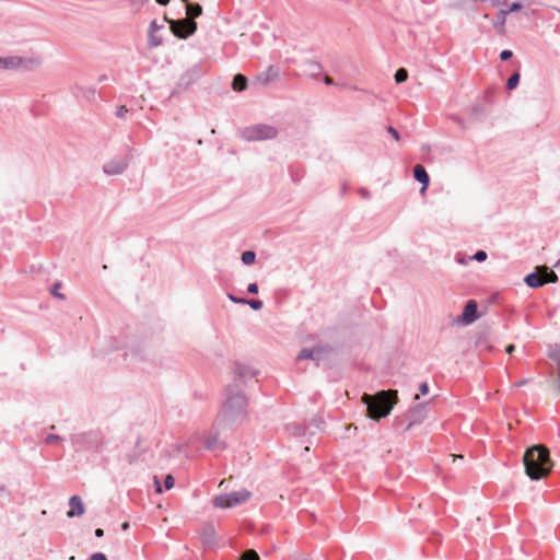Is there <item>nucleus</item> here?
I'll use <instances>...</instances> for the list:
<instances>
[{"label": "nucleus", "mask_w": 560, "mask_h": 560, "mask_svg": "<svg viewBox=\"0 0 560 560\" xmlns=\"http://www.w3.org/2000/svg\"><path fill=\"white\" fill-rule=\"evenodd\" d=\"M523 463L525 472L532 480L545 478L552 468L549 450L542 445H534L527 448Z\"/></svg>", "instance_id": "obj_1"}, {"label": "nucleus", "mask_w": 560, "mask_h": 560, "mask_svg": "<svg viewBox=\"0 0 560 560\" xmlns=\"http://www.w3.org/2000/svg\"><path fill=\"white\" fill-rule=\"evenodd\" d=\"M224 393L226 398L222 405L219 419L224 422H234L244 419L248 404L246 395L234 385H228Z\"/></svg>", "instance_id": "obj_2"}, {"label": "nucleus", "mask_w": 560, "mask_h": 560, "mask_svg": "<svg viewBox=\"0 0 560 560\" xmlns=\"http://www.w3.org/2000/svg\"><path fill=\"white\" fill-rule=\"evenodd\" d=\"M397 392L381 390L374 395L364 394L362 401L366 406L368 415L373 420L386 418L396 402Z\"/></svg>", "instance_id": "obj_3"}, {"label": "nucleus", "mask_w": 560, "mask_h": 560, "mask_svg": "<svg viewBox=\"0 0 560 560\" xmlns=\"http://www.w3.org/2000/svg\"><path fill=\"white\" fill-rule=\"evenodd\" d=\"M278 133L276 127L267 124H256L240 130L241 138L248 142L272 140Z\"/></svg>", "instance_id": "obj_4"}, {"label": "nucleus", "mask_w": 560, "mask_h": 560, "mask_svg": "<svg viewBox=\"0 0 560 560\" xmlns=\"http://www.w3.org/2000/svg\"><path fill=\"white\" fill-rule=\"evenodd\" d=\"M558 275L547 266H537L535 271L524 277V283L530 289H538L545 284L558 282Z\"/></svg>", "instance_id": "obj_5"}, {"label": "nucleus", "mask_w": 560, "mask_h": 560, "mask_svg": "<svg viewBox=\"0 0 560 560\" xmlns=\"http://www.w3.org/2000/svg\"><path fill=\"white\" fill-rule=\"evenodd\" d=\"M252 497V492L242 489L240 491H232L226 494H220L213 498L212 504L218 509H231L238 506L249 500Z\"/></svg>", "instance_id": "obj_6"}, {"label": "nucleus", "mask_w": 560, "mask_h": 560, "mask_svg": "<svg viewBox=\"0 0 560 560\" xmlns=\"http://www.w3.org/2000/svg\"><path fill=\"white\" fill-rule=\"evenodd\" d=\"M170 28L175 37L187 39L197 31V22L192 19L167 20Z\"/></svg>", "instance_id": "obj_7"}, {"label": "nucleus", "mask_w": 560, "mask_h": 560, "mask_svg": "<svg viewBox=\"0 0 560 560\" xmlns=\"http://www.w3.org/2000/svg\"><path fill=\"white\" fill-rule=\"evenodd\" d=\"M205 74L201 63H195L187 69L179 78L177 88L187 90L190 85L197 82Z\"/></svg>", "instance_id": "obj_8"}, {"label": "nucleus", "mask_w": 560, "mask_h": 560, "mask_svg": "<svg viewBox=\"0 0 560 560\" xmlns=\"http://www.w3.org/2000/svg\"><path fill=\"white\" fill-rule=\"evenodd\" d=\"M128 163L127 158H114L103 165V172L108 176L120 175L128 167Z\"/></svg>", "instance_id": "obj_9"}, {"label": "nucleus", "mask_w": 560, "mask_h": 560, "mask_svg": "<svg viewBox=\"0 0 560 560\" xmlns=\"http://www.w3.org/2000/svg\"><path fill=\"white\" fill-rule=\"evenodd\" d=\"M234 381L231 385L237 386V389L241 388V385L247 380L252 378L256 375L254 370H250L248 366L236 362L234 365Z\"/></svg>", "instance_id": "obj_10"}, {"label": "nucleus", "mask_w": 560, "mask_h": 560, "mask_svg": "<svg viewBox=\"0 0 560 560\" xmlns=\"http://www.w3.org/2000/svg\"><path fill=\"white\" fill-rule=\"evenodd\" d=\"M548 358L557 364V372L552 380V384L557 390V394L560 395V343L549 346Z\"/></svg>", "instance_id": "obj_11"}, {"label": "nucleus", "mask_w": 560, "mask_h": 560, "mask_svg": "<svg viewBox=\"0 0 560 560\" xmlns=\"http://www.w3.org/2000/svg\"><path fill=\"white\" fill-rule=\"evenodd\" d=\"M200 539L206 548H214L218 545V536L212 523H206L200 532Z\"/></svg>", "instance_id": "obj_12"}, {"label": "nucleus", "mask_w": 560, "mask_h": 560, "mask_svg": "<svg viewBox=\"0 0 560 560\" xmlns=\"http://www.w3.org/2000/svg\"><path fill=\"white\" fill-rule=\"evenodd\" d=\"M478 304L475 300H468L463 308L460 320L464 325H470L478 319Z\"/></svg>", "instance_id": "obj_13"}, {"label": "nucleus", "mask_w": 560, "mask_h": 560, "mask_svg": "<svg viewBox=\"0 0 560 560\" xmlns=\"http://www.w3.org/2000/svg\"><path fill=\"white\" fill-rule=\"evenodd\" d=\"M410 417L412 418L406 427V431L410 430L415 424L420 423L428 413L427 404L419 402L409 409Z\"/></svg>", "instance_id": "obj_14"}, {"label": "nucleus", "mask_w": 560, "mask_h": 560, "mask_svg": "<svg viewBox=\"0 0 560 560\" xmlns=\"http://www.w3.org/2000/svg\"><path fill=\"white\" fill-rule=\"evenodd\" d=\"M412 175L415 180L422 185L420 191L424 194L430 185V176L425 167L421 164H416L412 168Z\"/></svg>", "instance_id": "obj_15"}, {"label": "nucleus", "mask_w": 560, "mask_h": 560, "mask_svg": "<svg viewBox=\"0 0 560 560\" xmlns=\"http://www.w3.org/2000/svg\"><path fill=\"white\" fill-rule=\"evenodd\" d=\"M280 75V70L278 67L276 66H269L267 68L266 71H262L260 73H258L256 77H255V81L260 83V84H268L272 81H275L276 79H278Z\"/></svg>", "instance_id": "obj_16"}, {"label": "nucleus", "mask_w": 560, "mask_h": 560, "mask_svg": "<svg viewBox=\"0 0 560 560\" xmlns=\"http://www.w3.org/2000/svg\"><path fill=\"white\" fill-rule=\"evenodd\" d=\"M28 61L19 56L0 57V68L2 69H19L26 68Z\"/></svg>", "instance_id": "obj_17"}, {"label": "nucleus", "mask_w": 560, "mask_h": 560, "mask_svg": "<svg viewBox=\"0 0 560 560\" xmlns=\"http://www.w3.org/2000/svg\"><path fill=\"white\" fill-rule=\"evenodd\" d=\"M324 351V347L303 348L296 359L319 361Z\"/></svg>", "instance_id": "obj_18"}, {"label": "nucleus", "mask_w": 560, "mask_h": 560, "mask_svg": "<svg viewBox=\"0 0 560 560\" xmlns=\"http://www.w3.org/2000/svg\"><path fill=\"white\" fill-rule=\"evenodd\" d=\"M68 517L81 516L84 513V504L79 495H72L69 500Z\"/></svg>", "instance_id": "obj_19"}, {"label": "nucleus", "mask_w": 560, "mask_h": 560, "mask_svg": "<svg viewBox=\"0 0 560 560\" xmlns=\"http://www.w3.org/2000/svg\"><path fill=\"white\" fill-rule=\"evenodd\" d=\"M205 447L208 451H212V452L223 451V450H225L226 444L223 441H221L217 434H214V435H210L207 438V440L205 442Z\"/></svg>", "instance_id": "obj_20"}, {"label": "nucleus", "mask_w": 560, "mask_h": 560, "mask_svg": "<svg viewBox=\"0 0 560 560\" xmlns=\"http://www.w3.org/2000/svg\"><path fill=\"white\" fill-rule=\"evenodd\" d=\"M247 85H248V80L244 74L237 73L236 75H234L233 81H232V88L234 91H237V92L245 91L247 89Z\"/></svg>", "instance_id": "obj_21"}, {"label": "nucleus", "mask_w": 560, "mask_h": 560, "mask_svg": "<svg viewBox=\"0 0 560 560\" xmlns=\"http://www.w3.org/2000/svg\"><path fill=\"white\" fill-rule=\"evenodd\" d=\"M184 3L186 8V13L190 16V19L194 20L195 18H198L202 14V7L199 3L189 2L188 0Z\"/></svg>", "instance_id": "obj_22"}, {"label": "nucleus", "mask_w": 560, "mask_h": 560, "mask_svg": "<svg viewBox=\"0 0 560 560\" xmlns=\"http://www.w3.org/2000/svg\"><path fill=\"white\" fill-rule=\"evenodd\" d=\"M307 66L311 69L310 77L313 80H319V78L322 77V65L318 61H308Z\"/></svg>", "instance_id": "obj_23"}, {"label": "nucleus", "mask_w": 560, "mask_h": 560, "mask_svg": "<svg viewBox=\"0 0 560 560\" xmlns=\"http://www.w3.org/2000/svg\"><path fill=\"white\" fill-rule=\"evenodd\" d=\"M520 80H521V73L520 71H515L513 72L506 80V89L509 91H513L515 90L518 84H520Z\"/></svg>", "instance_id": "obj_24"}, {"label": "nucleus", "mask_w": 560, "mask_h": 560, "mask_svg": "<svg viewBox=\"0 0 560 560\" xmlns=\"http://www.w3.org/2000/svg\"><path fill=\"white\" fill-rule=\"evenodd\" d=\"M288 430L295 436H304L306 434L307 428L303 424L292 423L288 424Z\"/></svg>", "instance_id": "obj_25"}, {"label": "nucleus", "mask_w": 560, "mask_h": 560, "mask_svg": "<svg viewBox=\"0 0 560 560\" xmlns=\"http://www.w3.org/2000/svg\"><path fill=\"white\" fill-rule=\"evenodd\" d=\"M241 260L244 265L250 266L256 260V253L254 250H245L241 256Z\"/></svg>", "instance_id": "obj_26"}, {"label": "nucleus", "mask_w": 560, "mask_h": 560, "mask_svg": "<svg viewBox=\"0 0 560 560\" xmlns=\"http://www.w3.org/2000/svg\"><path fill=\"white\" fill-rule=\"evenodd\" d=\"M506 11L500 10L495 16V20L493 21V27L495 30H499L500 27H503L506 21Z\"/></svg>", "instance_id": "obj_27"}, {"label": "nucleus", "mask_w": 560, "mask_h": 560, "mask_svg": "<svg viewBox=\"0 0 560 560\" xmlns=\"http://www.w3.org/2000/svg\"><path fill=\"white\" fill-rule=\"evenodd\" d=\"M395 82L400 84L407 81L408 79V71L405 68H399L396 70L394 75Z\"/></svg>", "instance_id": "obj_28"}, {"label": "nucleus", "mask_w": 560, "mask_h": 560, "mask_svg": "<svg viewBox=\"0 0 560 560\" xmlns=\"http://www.w3.org/2000/svg\"><path fill=\"white\" fill-rule=\"evenodd\" d=\"M240 560H260V557L254 549H246L240 556Z\"/></svg>", "instance_id": "obj_29"}, {"label": "nucleus", "mask_w": 560, "mask_h": 560, "mask_svg": "<svg viewBox=\"0 0 560 560\" xmlns=\"http://www.w3.org/2000/svg\"><path fill=\"white\" fill-rule=\"evenodd\" d=\"M86 439H88L86 433L73 434L71 436L72 444L75 447H78V446L81 447L85 443Z\"/></svg>", "instance_id": "obj_30"}, {"label": "nucleus", "mask_w": 560, "mask_h": 560, "mask_svg": "<svg viewBox=\"0 0 560 560\" xmlns=\"http://www.w3.org/2000/svg\"><path fill=\"white\" fill-rule=\"evenodd\" d=\"M61 282H56L50 288V294L57 299L63 300L65 295L60 293Z\"/></svg>", "instance_id": "obj_31"}, {"label": "nucleus", "mask_w": 560, "mask_h": 560, "mask_svg": "<svg viewBox=\"0 0 560 560\" xmlns=\"http://www.w3.org/2000/svg\"><path fill=\"white\" fill-rule=\"evenodd\" d=\"M245 304L249 305V307L253 308L254 311H259L264 306L262 301L256 300V299H253V300L247 299V302Z\"/></svg>", "instance_id": "obj_32"}, {"label": "nucleus", "mask_w": 560, "mask_h": 560, "mask_svg": "<svg viewBox=\"0 0 560 560\" xmlns=\"http://www.w3.org/2000/svg\"><path fill=\"white\" fill-rule=\"evenodd\" d=\"M468 255L464 254V253H457L455 255V261L459 265H467L469 261H471L472 259H468Z\"/></svg>", "instance_id": "obj_33"}, {"label": "nucleus", "mask_w": 560, "mask_h": 560, "mask_svg": "<svg viewBox=\"0 0 560 560\" xmlns=\"http://www.w3.org/2000/svg\"><path fill=\"white\" fill-rule=\"evenodd\" d=\"M149 45L151 47H158L162 45V38L154 35V33L149 32Z\"/></svg>", "instance_id": "obj_34"}, {"label": "nucleus", "mask_w": 560, "mask_h": 560, "mask_svg": "<svg viewBox=\"0 0 560 560\" xmlns=\"http://www.w3.org/2000/svg\"><path fill=\"white\" fill-rule=\"evenodd\" d=\"M488 255L485 250H478L475 255L468 257V259L477 260L482 262L487 259Z\"/></svg>", "instance_id": "obj_35"}, {"label": "nucleus", "mask_w": 560, "mask_h": 560, "mask_svg": "<svg viewBox=\"0 0 560 560\" xmlns=\"http://www.w3.org/2000/svg\"><path fill=\"white\" fill-rule=\"evenodd\" d=\"M78 90L82 91L83 92V95L85 98L88 100H91V98H94L95 96V93H96V90L95 88H89L86 90H83L82 88H77Z\"/></svg>", "instance_id": "obj_36"}, {"label": "nucleus", "mask_w": 560, "mask_h": 560, "mask_svg": "<svg viewBox=\"0 0 560 560\" xmlns=\"http://www.w3.org/2000/svg\"><path fill=\"white\" fill-rule=\"evenodd\" d=\"M59 441H62V438L60 435H57V434H48L45 438V443L48 444V445H51V444L57 443Z\"/></svg>", "instance_id": "obj_37"}, {"label": "nucleus", "mask_w": 560, "mask_h": 560, "mask_svg": "<svg viewBox=\"0 0 560 560\" xmlns=\"http://www.w3.org/2000/svg\"><path fill=\"white\" fill-rule=\"evenodd\" d=\"M128 112H129V110H128V108H127L125 105H121V106H118V107L116 108L115 115H116V117H118V118H121V119H122V118H125V117H126V114H127Z\"/></svg>", "instance_id": "obj_38"}, {"label": "nucleus", "mask_w": 560, "mask_h": 560, "mask_svg": "<svg viewBox=\"0 0 560 560\" xmlns=\"http://www.w3.org/2000/svg\"><path fill=\"white\" fill-rule=\"evenodd\" d=\"M174 483H175V479L172 475H167L164 479V488L166 490H170L174 487Z\"/></svg>", "instance_id": "obj_39"}, {"label": "nucleus", "mask_w": 560, "mask_h": 560, "mask_svg": "<svg viewBox=\"0 0 560 560\" xmlns=\"http://www.w3.org/2000/svg\"><path fill=\"white\" fill-rule=\"evenodd\" d=\"M499 57L501 61H508L513 57V51L510 49H504L500 52Z\"/></svg>", "instance_id": "obj_40"}, {"label": "nucleus", "mask_w": 560, "mask_h": 560, "mask_svg": "<svg viewBox=\"0 0 560 560\" xmlns=\"http://www.w3.org/2000/svg\"><path fill=\"white\" fill-rule=\"evenodd\" d=\"M228 298H229L230 301H232L235 304H245L247 302V299L238 298V296H235L234 294H231V293H228Z\"/></svg>", "instance_id": "obj_41"}, {"label": "nucleus", "mask_w": 560, "mask_h": 560, "mask_svg": "<svg viewBox=\"0 0 560 560\" xmlns=\"http://www.w3.org/2000/svg\"><path fill=\"white\" fill-rule=\"evenodd\" d=\"M386 131L396 140V141H399L400 140V135L398 132V130L396 128H394L393 126H388L386 128Z\"/></svg>", "instance_id": "obj_42"}, {"label": "nucleus", "mask_w": 560, "mask_h": 560, "mask_svg": "<svg viewBox=\"0 0 560 560\" xmlns=\"http://www.w3.org/2000/svg\"><path fill=\"white\" fill-rule=\"evenodd\" d=\"M523 8L522 3L521 2H513L506 11V14L509 13H512V12H517L520 11L521 9Z\"/></svg>", "instance_id": "obj_43"}, {"label": "nucleus", "mask_w": 560, "mask_h": 560, "mask_svg": "<svg viewBox=\"0 0 560 560\" xmlns=\"http://www.w3.org/2000/svg\"><path fill=\"white\" fill-rule=\"evenodd\" d=\"M324 420L322 417H315L313 420H312V425H314L316 429L318 430H323V424H324Z\"/></svg>", "instance_id": "obj_44"}, {"label": "nucleus", "mask_w": 560, "mask_h": 560, "mask_svg": "<svg viewBox=\"0 0 560 560\" xmlns=\"http://www.w3.org/2000/svg\"><path fill=\"white\" fill-rule=\"evenodd\" d=\"M322 78V81L324 82V84L328 85V86H335L337 85L338 83L331 79L330 77H328L327 74H324Z\"/></svg>", "instance_id": "obj_45"}, {"label": "nucleus", "mask_w": 560, "mask_h": 560, "mask_svg": "<svg viewBox=\"0 0 560 560\" xmlns=\"http://www.w3.org/2000/svg\"><path fill=\"white\" fill-rule=\"evenodd\" d=\"M259 291L258 284L256 282L249 283L247 285V292L249 294H257Z\"/></svg>", "instance_id": "obj_46"}, {"label": "nucleus", "mask_w": 560, "mask_h": 560, "mask_svg": "<svg viewBox=\"0 0 560 560\" xmlns=\"http://www.w3.org/2000/svg\"><path fill=\"white\" fill-rule=\"evenodd\" d=\"M359 195L363 198V199H370L371 198V192L369 189L364 188V187H361L359 188L358 190Z\"/></svg>", "instance_id": "obj_47"}, {"label": "nucleus", "mask_w": 560, "mask_h": 560, "mask_svg": "<svg viewBox=\"0 0 560 560\" xmlns=\"http://www.w3.org/2000/svg\"><path fill=\"white\" fill-rule=\"evenodd\" d=\"M89 560H107V558L103 552H95L89 558Z\"/></svg>", "instance_id": "obj_48"}, {"label": "nucleus", "mask_w": 560, "mask_h": 560, "mask_svg": "<svg viewBox=\"0 0 560 560\" xmlns=\"http://www.w3.org/2000/svg\"><path fill=\"white\" fill-rule=\"evenodd\" d=\"M419 392L421 395H427L429 393V385L427 382L420 384Z\"/></svg>", "instance_id": "obj_49"}, {"label": "nucleus", "mask_w": 560, "mask_h": 560, "mask_svg": "<svg viewBox=\"0 0 560 560\" xmlns=\"http://www.w3.org/2000/svg\"><path fill=\"white\" fill-rule=\"evenodd\" d=\"M161 27H162V26H159V25H158V23H156V21L154 20V21H152V22L150 23V28H149V31H150L151 33H154L155 31L160 30Z\"/></svg>", "instance_id": "obj_50"}, {"label": "nucleus", "mask_w": 560, "mask_h": 560, "mask_svg": "<svg viewBox=\"0 0 560 560\" xmlns=\"http://www.w3.org/2000/svg\"><path fill=\"white\" fill-rule=\"evenodd\" d=\"M515 350V346L514 345H508L506 348H505V351L506 353L511 354L513 353V351Z\"/></svg>", "instance_id": "obj_51"}, {"label": "nucleus", "mask_w": 560, "mask_h": 560, "mask_svg": "<svg viewBox=\"0 0 560 560\" xmlns=\"http://www.w3.org/2000/svg\"><path fill=\"white\" fill-rule=\"evenodd\" d=\"M94 535L98 538L104 536V530L102 528H96Z\"/></svg>", "instance_id": "obj_52"}, {"label": "nucleus", "mask_w": 560, "mask_h": 560, "mask_svg": "<svg viewBox=\"0 0 560 560\" xmlns=\"http://www.w3.org/2000/svg\"><path fill=\"white\" fill-rule=\"evenodd\" d=\"M160 5H167L171 0H155Z\"/></svg>", "instance_id": "obj_53"}, {"label": "nucleus", "mask_w": 560, "mask_h": 560, "mask_svg": "<svg viewBox=\"0 0 560 560\" xmlns=\"http://www.w3.org/2000/svg\"><path fill=\"white\" fill-rule=\"evenodd\" d=\"M107 79H108V77L106 74H102L98 78V82H105Z\"/></svg>", "instance_id": "obj_54"}, {"label": "nucleus", "mask_w": 560, "mask_h": 560, "mask_svg": "<svg viewBox=\"0 0 560 560\" xmlns=\"http://www.w3.org/2000/svg\"><path fill=\"white\" fill-rule=\"evenodd\" d=\"M121 528L124 530L128 529L129 528V523L128 522L122 523Z\"/></svg>", "instance_id": "obj_55"}, {"label": "nucleus", "mask_w": 560, "mask_h": 560, "mask_svg": "<svg viewBox=\"0 0 560 560\" xmlns=\"http://www.w3.org/2000/svg\"><path fill=\"white\" fill-rule=\"evenodd\" d=\"M156 491H158V492H161V491H162V489H161V487H160V485H159L158 482H156Z\"/></svg>", "instance_id": "obj_56"}, {"label": "nucleus", "mask_w": 560, "mask_h": 560, "mask_svg": "<svg viewBox=\"0 0 560 560\" xmlns=\"http://www.w3.org/2000/svg\"><path fill=\"white\" fill-rule=\"evenodd\" d=\"M479 110H480L479 106H475V107H474V112H476V113H477V112H479Z\"/></svg>", "instance_id": "obj_57"}, {"label": "nucleus", "mask_w": 560, "mask_h": 560, "mask_svg": "<svg viewBox=\"0 0 560 560\" xmlns=\"http://www.w3.org/2000/svg\"><path fill=\"white\" fill-rule=\"evenodd\" d=\"M5 491V488L2 486L0 487V492H4Z\"/></svg>", "instance_id": "obj_58"}, {"label": "nucleus", "mask_w": 560, "mask_h": 560, "mask_svg": "<svg viewBox=\"0 0 560 560\" xmlns=\"http://www.w3.org/2000/svg\"><path fill=\"white\" fill-rule=\"evenodd\" d=\"M560 266V259L556 262L555 267H559Z\"/></svg>", "instance_id": "obj_59"}, {"label": "nucleus", "mask_w": 560, "mask_h": 560, "mask_svg": "<svg viewBox=\"0 0 560 560\" xmlns=\"http://www.w3.org/2000/svg\"><path fill=\"white\" fill-rule=\"evenodd\" d=\"M183 2H187V0H182Z\"/></svg>", "instance_id": "obj_60"}]
</instances>
